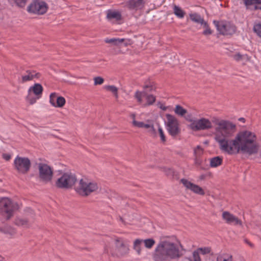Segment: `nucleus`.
Masks as SVG:
<instances>
[{"label":"nucleus","instance_id":"nucleus-1","mask_svg":"<svg viewBox=\"0 0 261 261\" xmlns=\"http://www.w3.org/2000/svg\"><path fill=\"white\" fill-rule=\"evenodd\" d=\"M215 123V139L222 151L228 154H236L240 152L252 154L257 152L258 146L255 133L242 130L233 139H231L236 130L234 123L225 120H217Z\"/></svg>","mask_w":261,"mask_h":261},{"label":"nucleus","instance_id":"nucleus-2","mask_svg":"<svg viewBox=\"0 0 261 261\" xmlns=\"http://www.w3.org/2000/svg\"><path fill=\"white\" fill-rule=\"evenodd\" d=\"M17 202L12 201L8 197L0 198V215L5 217L7 220L10 219L14 212L19 208Z\"/></svg>","mask_w":261,"mask_h":261},{"label":"nucleus","instance_id":"nucleus-3","mask_svg":"<svg viewBox=\"0 0 261 261\" xmlns=\"http://www.w3.org/2000/svg\"><path fill=\"white\" fill-rule=\"evenodd\" d=\"M97 188V185L95 182L81 179L79 181V186L75 188V191L80 195L87 196L96 191Z\"/></svg>","mask_w":261,"mask_h":261},{"label":"nucleus","instance_id":"nucleus-4","mask_svg":"<svg viewBox=\"0 0 261 261\" xmlns=\"http://www.w3.org/2000/svg\"><path fill=\"white\" fill-rule=\"evenodd\" d=\"M187 120L190 122L189 128L194 131L207 130L211 129L213 126L211 120L204 117L193 119L187 118Z\"/></svg>","mask_w":261,"mask_h":261},{"label":"nucleus","instance_id":"nucleus-5","mask_svg":"<svg viewBox=\"0 0 261 261\" xmlns=\"http://www.w3.org/2000/svg\"><path fill=\"white\" fill-rule=\"evenodd\" d=\"M47 9V4L42 0H33L27 7L29 13L36 15L44 14Z\"/></svg>","mask_w":261,"mask_h":261},{"label":"nucleus","instance_id":"nucleus-6","mask_svg":"<svg viewBox=\"0 0 261 261\" xmlns=\"http://www.w3.org/2000/svg\"><path fill=\"white\" fill-rule=\"evenodd\" d=\"M148 89L150 90L152 89V87L147 85L145 86L143 91H137L135 95V97L138 102L144 106L151 105L155 101V97L152 94H148L146 93Z\"/></svg>","mask_w":261,"mask_h":261},{"label":"nucleus","instance_id":"nucleus-7","mask_svg":"<svg viewBox=\"0 0 261 261\" xmlns=\"http://www.w3.org/2000/svg\"><path fill=\"white\" fill-rule=\"evenodd\" d=\"M76 181L74 174L71 173H65L56 181V186L60 188L68 189L71 188Z\"/></svg>","mask_w":261,"mask_h":261},{"label":"nucleus","instance_id":"nucleus-8","mask_svg":"<svg viewBox=\"0 0 261 261\" xmlns=\"http://www.w3.org/2000/svg\"><path fill=\"white\" fill-rule=\"evenodd\" d=\"M217 31L223 35H231L236 32V27L233 24L225 21H214Z\"/></svg>","mask_w":261,"mask_h":261},{"label":"nucleus","instance_id":"nucleus-9","mask_svg":"<svg viewBox=\"0 0 261 261\" xmlns=\"http://www.w3.org/2000/svg\"><path fill=\"white\" fill-rule=\"evenodd\" d=\"M14 165L19 173L25 174L30 170L31 162L28 158L17 156L14 161Z\"/></svg>","mask_w":261,"mask_h":261},{"label":"nucleus","instance_id":"nucleus-10","mask_svg":"<svg viewBox=\"0 0 261 261\" xmlns=\"http://www.w3.org/2000/svg\"><path fill=\"white\" fill-rule=\"evenodd\" d=\"M166 128L169 133L172 136L177 135L179 132V124L177 119L170 114H166Z\"/></svg>","mask_w":261,"mask_h":261},{"label":"nucleus","instance_id":"nucleus-11","mask_svg":"<svg viewBox=\"0 0 261 261\" xmlns=\"http://www.w3.org/2000/svg\"><path fill=\"white\" fill-rule=\"evenodd\" d=\"M39 176L41 180L44 182H48L51 181L53 171L50 166L44 163H39L38 164Z\"/></svg>","mask_w":261,"mask_h":261},{"label":"nucleus","instance_id":"nucleus-12","mask_svg":"<svg viewBox=\"0 0 261 261\" xmlns=\"http://www.w3.org/2000/svg\"><path fill=\"white\" fill-rule=\"evenodd\" d=\"M115 246L116 247V252H113L110 248L108 246L105 247V252L106 253H110L113 256H121L124 254L128 252V247L126 246L122 240H117L115 241Z\"/></svg>","mask_w":261,"mask_h":261},{"label":"nucleus","instance_id":"nucleus-13","mask_svg":"<svg viewBox=\"0 0 261 261\" xmlns=\"http://www.w3.org/2000/svg\"><path fill=\"white\" fill-rule=\"evenodd\" d=\"M223 220L228 224L242 226L243 223L241 220L230 213L225 211L222 215Z\"/></svg>","mask_w":261,"mask_h":261},{"label":"nucleus","instance_id":"nucleus-14","mask_svg":"<svg viewBox=\"0 0 261 261\" xmlns=\"http://www.w3.org/2000/svg\"><path fill=\"white\" fill-rule=\"evenodd\" d=\"M181 182L187 189L190 190L194 193L201 195H203L204 194V192L201 187L197 185L192 183L188 180L181 179Z\"/></svg>","mask_w":261,"mask_h":261},{"label":"nucleus","instance_id":"nucleus-15","mask_svg":"<svg viewBox=\"0 0 261 261\" xmlns=\"http://www.w3.org/2000/svg\"><path fill=\"white\" fill-rule=\"evenodd\" d=\"M107 18L111 23H115L121 20V14L118 11L109 10L107 11Z\"/></svg>","mask_w":261,"mask_h":261},{"label":"nucleus","instance_id":"nucleus-16","mask_svg":"<svg viewBox=\"0 0 261 261\" xmlns=\"http://www.w3.org/2000/svg\"><path fill=\"white\" fill-rule=\"evenodd\" d=\"M143 7V0H132V13L136 11L139 15H140L141 11Z\"/></svg>","mask_w":261,"mask_h":261},{"label":"nucleus","instance_id":"nucleus-17","mask_svg":"<svg viewBox=\"0 0 261 261\" xmlns=\"http://www.w3.org/2000/svg\"><path fill=\"white\" fill-rule=\"evenodd\" d=\"M43 91V87L41 84L36 83L31 86L28 90V93H33L36 96L41 97Z\"/></svg>","mask_w":261,"mask_h":261},{"label":"nucleus","instance_id":"nucleus-18","mask_svg":"<svg viewBox=\"0 0 261 261\" xmlns=\"http://www.w3.org/2000/svg\"><path fill=\"white\" fill-rule=\"evenodd\" d=\"M35 77H38V73L35 71L28 70L21 76V82L23 83L33 80Z\"/></svg>","mask_w":261,"mask_h":261},{"label":"nucleus","instance_id":"nucleus-19","mask_svg":"<svg viewBox=\"0 0 261 261\" xmlns=\"http://www.w3.org/2000/svg\"><path fill=\"white\" fill-rule=\"evenodd\" d=\"M247 9L254 10L257 5H261V0H243Z\"/></svg>","mask_w":261,"mask_h":261},{"label":"nucleus","instance_id":"nucleus-20","mask_svg":"<svg viewBox=\"0 0 261 261\" xmlns=\"http://www.w3.org/2000/svg\"><path fill=\"white\" fill-rule=\"evenodd\" d=\"M223 159L222 157L217 156L210 159V165L212 168H216L222 163Z\"/></svg>","mask_w":261,"mask_h":261},{"label":"nucleus","instance_id":"nucleus-21","mask_svg":"<svg viewBox=\"0 0 261 261\" xmlns=\"http://www.w3.org/2000/svg\"><path fill=\"white\" fill-rule=\"evenodd\" d=\"M190 19L194 22L201 24V25H206V21L197 13L190 14Z\"/></svg>","mask_w":261,"mask_h":261},{"label":"nucleus","instance_id":"nucleus-22","mask_svg":"<svg viewBox=\"0 0 261 261\" xmlns=\"http://www.w3.org/2000/svg\"><path fill=\"white\" fill-rule=\"evenodd\" d=\"M124 40L123 38H107L105 39V42L107 43L112 44L113 45L117 46L120 44L122 43Z\"/></svg>","mask_w":261,"mask_h":261},{"label":"nucleus","instance_id":"nucleus-23","mask_svg":"<svg viewBox=\"0 0 261 261\" xmlns=\"http://www.w3.org/2000/svg\"><path fill=\"white\" fill-rule=\"evenodd\" d=\"M1 230L5 234L11 237H12L16 234V230L15 228L9 225H6L4 226L1 229Z\"/></svg>","mask_w":261,"mask_h":261},{"label":"nucleus","instance_id":"nucleus-24","mask_svg":"<svg viewBox=\"0 0 261 261\" xmlns=\"http://www.w3.org/2000/svg\"><path fill=\"white\" fill-rule=\"evenodd\" d=\"M216 261H233V259L231 255L222 253L217 256Z\"/></svg>","mask_w":261,"mask_h":261},{"label":"nucleus","instance_id":"nucleus-25","mask_svg":"<svg viewBox=\"0 0 261 261\" xmlns=\"http://www.w3.org/2000/svg\"><path fill=\"white\" fill-rule=\"evenodd\" d=\"M143 128H145L147 129V132L152 137L156 136V131L154 127V125L152 123H145L144 127Z\"/></svg>","mask_w":261,"mask_h":261},{"label":"nucleus","instance_id":"nucleus-26","mask_svg":"<svg viewBox=\"0 0 261 261\" xmlns=\"http://www.w3.org/2000/svg\"><path fill=\"white\" fill-rule=\"evenodd\" d=\"M174 14L179 18H182L185 16L184 11L178 6H174L173 7Z\"/></svg>","mask_w":261,"mask_h":261},{"label":"nucleus","instance_id":"nucleus-27","mask_svg":"<svg viewBox=\"0 0 261 261\" xmlns=\"http://www.w3.org/2000/svg\"><path fill=\"white\" fill-rule=\"evenodd\" d=\"M174 112L176 114L184 116L187 112V110L180 105H176L174 109Z\"/></svg>","mask_w":261,"mask_h":261},{"label":"nucleus","instance_id":"nucleus-28","mask_svg":"<svg viewBox=\"0 0 261 261\" xmlns=\"http://www.w3.org/2000/svg\"><path fill=\"white\" fill-rule=\"evenodd\" d=\"M143 243V240L137 239L134 243V249L136 251L138 254H140L141 251V245Z\"/></svg>","mask_w":261,"mask_h":261},{"label":"nucleus","instance_id":"nucleus-29","mask_svg":"<svg viewBox=\"0 0 261 261\" xmlns=\"http://www.w3.org/2000/svg\"><path fill=\"white\" fill-rule=\"evenodd\" d=\"M103 88L107 91L111 92L116 97H118V89L114 85H106L103 87Z\"/></svg>","mask_w":261,"mask_h":261},{"label":"nucleus","instance_id":"nucleus-30","mask_svg":"<svg viewBox=\"0 0 261 261\" xmlns=\"http://www.w3.org/2000/svg\"><path fill=\"white\" fill-rule=\"evenodd\" d=\"M143 243L146 248L150 249L155 244V241L152 239H148L143 240Z\"/></svg>","mask_w":261,"mask_h":261},{"label":"nucleus","instance_id":"nucleus-31","mask_svg":"<svg viewBox=\"0 0 261 261\" xmlns=\"http://www.w3.org/2000/svg\"><path fill=\"white\" fill-rule=\"evenodd\" d=\"M188 259L189 261H202L200 257V254L196 250L193 252L192 256L189 257Z\"/></svg>","mask_w":261,"mask_h":261},{"label":"nucleus","instance_id":"nucleus-32","mask_svg":"<svg viewBox=\"0 0 261 261\" xmlns=\"http://www.w3.org/2000/svg\"><path fill=\"white\" fill-rule=\"evenodd\" d=\"M197 251L202 255L208 254L211 253V249L208 247H200L196 249Z\"/></svg>","mask_w":261,"mask_h":261},{"label":"nucleus","instance_id":"nucleus-33","mask_svg":"<svg viewBox=\"0 0 261 261\" xmlns=\"http://www.w3.org/2000/svg\"><path fill=\"white\" fill-rule=\"evenodd\" d=\"M57 101L56 102L55 108H61L65 103V99L62 96H58V98L56 99Z\"/></svg>","mask_w":261,"mask_h":261},{"label":"nucleus","instance_id":"nucleus-34","mask_svg":"<svg viewBox=\"0 0 261 261\" xmlns=\"http://www.w3.org/2000/svg\"><path fill=\"white\" fill-rule=\"evenodd\" d=\"M40 98V96H35L34 97L32 95L31 93H28V95L27 97V100L29 102L31 105H33L35 103L37 100Z\"/></svg>","mask_w":261,"mask_h":261},{"label":"nucleus","instance_id":"nucleus-35","mask_svg":"<svg viewBox=\"0 0 261 261\" xmlns=\"http://www.w3.org/2000/svg\"><path fill=\"white\" fill-rule=\"evenodd\" d=\"M58 97L57 94L56 93H51L49 96V102L50 105L54 107L55 106L56 102L57 101L56 99Z\"/></svg>","mask_w":261,"mask_h":261},{"label":"nucleus","instance_id":"nucleus-36","mask_svg":"<svg viewBox=\"0 0 261 261\" xmlns=\"http://www.w3.org/2000/svg\"><path fill=\"white\" fill-rule=\"evenodd\" d=\"M14 223L17 226H25L27 225L28 221L25 219L17 218Z\"/></svg>","mask_w":261,"mask_h":261},{"label":"nucleus","instance_id":"nucleus-37","mask_svg":"<svg viewBox=\"0 0 261 261\" xmlns=\"http://www.w3.org/2000/svg\"><path fill=\"white\" fill-rule=\"evenodd\" d=\"M253 31L256 35L261 38V23H256L254 25Z\"/></svg>","mask_w":261,"mask_h":261},{"label":"nucleus","instance_id":"nucleus-38","mask_svg":"<svg viewBox=\"0 0 261 261\" xmlns=\"http://www.w3.org/2000/svg\"><path fill=\"white\" fill-rule=\"evenodd\" d=\"M140 220H141V218L139 216H138L137 215H136L135 216L134 215L133 218V223H132V224L136 225L137 226H140V225H141V223Z\"/></svg>","mask_w":261,"mask_h":261},{"label":"nucleus","instance_id":"nucleus-39","mask_svg":"<svg viewBox=\"0 0 261 261\" xmlns=\"http://www.w3.org/2000/svg\"><path fill=\"white\" fill-rule=\"evenodd\" d=\"M203 153V149L200 146H197L194 149V153L196 158L200 156Z\"/></svg>","mask_w":261,"mask_h":261},{"label":"nucleus","instance_id":"nucleus-40","mask_svg":"<svg viewBox=\"0 0 261 261\" xmlns=\"http://www.w3.org/2000/svg\"><path fill=\"white\" fill-rule=\"evenodd\" d=\"M158 131L161 138V140L162 142H164L166 141V138L165 135L164 134V132L162 127L159 125L158 126Z\"/></svg>","mask_w":261,"mask_h":261},{"label":"nucleus","instance_id":"nucleus-41","mask_svg":"<svg viewBox=\"0 0 261 261\" xmlns=\"http://www.w3.org/2000/svg\"><path fill=\"white\" fill-rule=\"evenodd\" d=\"M94 81L95 85H101L103 83L104 80L100 76H97L94 78Z\"/></svg>","mask_w":261,"mask_h":261},{"label":"nucleus","instance_id":"nucleus-42","mask_svg":"<svg viewBox=\"0 0 261 261\" xmlns=\"http://www.w3.org/2000/svg\"><path fill=\"white\" fill-rule=\"evenodd\" d=\"M203 27L205 29V30L203 31V34L204 35H208L212 34V31L210 29V28L208 27V25L207 23L206 22V25H202Z\"/></svg>","mask_w":261,"mask_h":261},{"label":"nucleus","instance_id":"nucleus-43","mask_svg":"<svg viewBox=\"0 0 261 261\" xmlns=\"http://www.w3.org/2000/svg\"><path fill=\"white\" fill-rule=\"evenodd\" d=\"M245 58V56H243L240 53H237L233 56V59L237 61H241L242 59Z\"/></svg>","mask_w":261,"mask_h":261},{"label":"nucleus","instance_id":"nucleus-44","mask_svg":"<svg viewBox=\"0 0 261 261\" xmlns=\"http://www.w3.org/2000/svg\"><path fill=\"white\" fill-rule=\"evenodd\" d=\"M145 124V123L143 122H139L135 120L133 121V124L138 127L143 128L144 127Z\"/></svg>","mask_w":261,"mask_h":261},{"label":"nucleus","instance_id":"nucleus-45","mask_svg":"<svg viewBox=\"0 0 261 261\" xmlns=\"http://www.w3.org/2000/svg\"><path fill=\"white\" fill-rule=\"evenodd\" d=\"M3 157L6 161H9L11 159V155L8 153H4L3 154Z\"/></svg>","mask_w":261,"mask_h":261},{"label":"nucleus","instance_id":"nucleus-46","mask_svg":"<svg viewBox=\"0 0 261 261\" xmlns=\"http://www.w3.org/2000/svg\"><path fill=\"white\" fill-rule=\"evenodd\" d=\"M244 242L247 244L248 245H249L250 247H253V244H252L250 242H249L248 240L247 239H245L244 240Z\"/></svg>","mask_w":261,"mask_h":261},{"label":"nucleus","instance_id":"nucleus-47","mask_svg":"<svg viewBox=\"0 0 261 261\" xmlns=\"http://www.w3.org/2000/svg\"><path fill=\"white\" fill-rule=\"evenodd\" d=\"M257 9H260L261 10V6L259 7L258 6H255L254 7V10H257Z\"/></svg>","mask_w":261,"mask_h":261},{"label":"nucleus","instance_id":"nucleus-48","mask_svg":"<svg viewBox=\"0 0 261 261\" xmlns=\"http://www.w3.org/2000/svg\"><path fill=\"white\" fill-rule=\"evenodd\" d=\"M239 120L243 122H245V119L244 118H240Z\"/></svg>","mask_w":261,"mask_h":261},{"label":"nucleus","instance_id":"nucleus-49","mask_svg":"<svg viewBox=\"0 0 261 261\" xmlns=\"http://www.w3.org/2000/svg\"><path fill=\"white\" fill-rule=\"evenodd\" d=\"M167 170H168V171H166V173H167V174H170V172H172L171 170V169H168ZM165 171L166 172V171Z\"/></svg>","mask_w":261,"mask_h":261},{"label":"nucleus","instance_id":"nucleus-50","mask_svg":"<svg viewBox=\"0 0 261 261\" xmlns=\"http://www.w3.org/2000/svg\"><path fill=\"white\" fill-rule=\"evenodd\" d=\"M0 261H5V260L2 256H0Z\"/></svg>","mask_w":261,"mask_h":261},{"label":"nucleus","instance_id":"nucleus-51","mask_svg":"<svg viewBox=\"0 0 261 261\" xmlns=\"http://www.w3.org/2000/svg\"><path fill=\"white\" fill-rule=\"evenodd\" d=\"M120 219H121V220L122 221V222H123V219L122 218H120Z\"/></svg>","mask_w":261,"mask_h":261},{"label":"nucleus","instance_id":"nucleus-52","mask_svg":"<svg viewBox=\"0 0 261 261\" xmlns=\"http://www.w3.org/2000/svg\"><path fill=\"white\" fill-rule=\"evenodd\" d=\"M28 210H29V211H32V210L31 208H28Z\"/></svg>","mask_w":261,"mask_h":261}]
</instances>
